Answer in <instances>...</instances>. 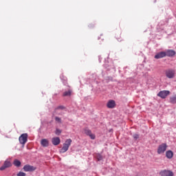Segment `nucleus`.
Here are the masks:
<instances>
[{"label":"nucleus","mask_w":176,"mask_h":176,"mask_svg":"<svg viewBox=\"0 0 176 176\" xmlns=\"http://www.w3.org/2000/svg\"><path fill=\"white\" fill-rule=\"evenodd\" d=\"M19 141L21 145H25L27 141H28V133H23L19 138Z\"/></svg>","instance_id":"3"},{"label":"nucleus","mask_w":176,"mask_h":176,"mask_svg":"<svg viewBox=\"0 0 176 176\" xmlns=\"http://www.w3.org/2000/svg\"><path fill=\"white\" fill-rule=\"evenodd\" d=\"M9 167H12V162L9 160H6L3 166L0 168V170L3 171V170H6V168H9Z\"/></svg>","instance_id":"7"},{"label":"nucleus","mask_w":176,"mask_h":176,"mask_svg":"<svg viewBox=\"0 0 176 176\" xmlns=\"http://www.w3.org/2000/svg\"><path fill=\"white\" fill-rule=\"evenodd\" d=\"M157 96L161 98H166L167 96H170V91H167V90L161 91L157 94Z\"/></svg>","instance_id":"8"},{"label":"nucleus","mask_w":176,"mask_h":176,"mask_svg":"<svg viewBox=\"0 0 176 176\" xmlns=\"http://www.w3.org/2000/svg\"><path fill=\"white\" fill-rule=\"evenodd\" d=\"M55 121L57 122V123H61V118L59 117H55Z\"/></svg>","instance_id":"23"},{"label":"nucleus","mask_w":176,"mask_h":176,"mask_svg":"<svg viewBox=\"0 0 176 176\" xmlns=\"http://www.w3.org/2000/svg\"><path fill=\"white\" fill-rule=\"evenodd\" d=\"M41 144L42 146H44V147L49 146V140H47V139H43L41 141Z\"/></svg>","instance_id":"14"},{"label":"nucleus","mask_w":176,"mask_h":176,"mask_svg":"<svg viewBox=\"0 0 176 176\" xmlns=\"http://www.w3.org/2000/svg\"><path fill=\"white\" fill-rule=\"evenodd\" d=\"M161 176H174V173L170 170H163L160 172Z\"/></svg>","instance_id":"6"},{"label":"nucleus","mask_w":176,"mask_h":176,"mask_svg":"<svg viewBox=\"0 0 176 176\" xmlns=\"http://www.w3.org/2000/svg\"><path fill=\"white\" fill-rule=\"evenodd\" d=\"M55 134H56V135H60L61 134V130L56 129Z\"/></svg>","instance_id":"20"},{"label":"nucleus","mask_w":176,"mask_h":176,"mask_svg":"<svg viewBox=\"0 0 176 176\" xmlns=\"http://www.w3.org/2000/svg\"><path fill=\"white\" fill-rule=\"evenodd\" d=\"M23 171H25L26 173L32 172V171H35V170H36V167H35L34 166H31L30 164H26L23 166Z\"/></svg>","instance_id":"5"},{"label":"nucleus","mask_w":176,"mask_h":176,"mask_svg":"<svg viewBox=\"0 0 176 176\" xmlns=\"http://www.w3.org/2000/svg\"><path fill=\"white\" fill-rule=\"evenodd\" d=\"M26 174L24 172H19L17 173L16 176H25Z\"/></svg>","instance_id":"22"},{"label":"nucleus","mask_w":176,"mask_h":176,"mask_svg":"<svg viewBox=\"0 0 176 176\" xmlns=\"http://www.w3.org/2000/svg\"><path fill=\"white\" fill-rule=\"evenodd\" d=\"M84 133L85 134H86V135H88L91 138V140H96V135L93 134L90 129H84Z\"/></svg>","instance_id":"9"},{"label":"nucleus","mask_w":176,"mask_h":176,"mask_svg":"<svg viewBox=\"0 0 176 176\" xmlns=\"http://www.w3.org/2000/svg\"><path fill=\"white\" fill-rule=\"evenodd\" d=\"M97 159L100 162V160H101L102 159V156H101V155H97Z\"/></svg>","instance_id":"25"},{"label":"nucleus","mask_w":176,"mask_h":176,"mask_svg":"<svg viewBox=\"0 0 176 176\" xmlns=\"http://www.w3.org/2000/svg\"><path fill=\"white\" fill-rule=\"evenodd\" d=\"M65 107L63 106H58V107H56L55 109V112H57V111H58V109H64Z\"/></svg>","instance_id":"21"},{"label":"nucleus","mask_w":176,"mask_h":176,"mask_svg":"<svg viewBox=\"0 0 176 176\" xmlns=\"http://www.w3.org/2000/svg\"><path fill=\"white\" fill-rule=\"evenodd\" d=\"M116 103L115 102V100H109L107 104V108H109V109L113 108L114 107H116Z\"/></svg>","instance_id":"13"},{"label":"nucleus","mask_w":176,"mask_h":176,"mask_svg":"<svg viewBox=\"0 0 176 176\" xmlns=\"http://www.w3.org/2000/svg\"><path fill=\"white\" fill-rule=\"evenodd\" d=\"M167 146H168L167 144H166V143H162V144H160L157 148L158 155H162V154L164 153V152H166V151H167Z\"/></svg>","instance_id":"4"},{"label":"nucleus","mask_w":176,"mask_h":176,"mask_svg":"<svg viewBox=\"0 0 176 176\" xmlns=\"http://www.w3.org/2000/svg\"><path fill=\"white\" fill-rule=\"evenodd\" d=\"M165 75L168 79H173L175 76V70L173 69H168L165 71Z\"/></svg>","instance_id":"2"},{"label":"nucleus","mask_w":176,"mask_h":176,"mask_svg":"<svg viewBox=\"0 0 176 176\" xmlns=\"http://www.w3.org/2000/svg\"><path fill=\"white\" fill-rule=\"evenodd\" d=\"M71 144H72V140L67 139L65 140V142L63 144V146L59 151L60 153H65L68 149H69V146H71Z\"/></svg>","instance_id":"1"},{"label":"nucleus","mask_w":176,"mask_h":176,"mask_svg":"<svg viewBox=\"0 0 176 176\" xmlns=\"http://www.w3.org/2000/svg\"><path fill=\"white\" fill-rule=\"evenodd\" d=\"M60 142H61V140H60V138L58 137L53 138L52 139V143L53 145H60Z\"/></svg>","instance_id":"11"},{"label":"nucleus","mask_w":176,"mask_h":176,"mask_svg":"<svg viewBox=\"0 0 176 176\" xmlns=\"http://www.w3.org/2000/svg\"><path fill=\"white\" fill-rule=\"evenodd\" d=\"M170 103L176 104V95H174L170 98Z\"/></svg>","instance_id":"17"},{"label":"nucleus","mask_w":176,"mask_h":176,"mask_svg":"<svg viewBox=\"0 0 176 176\" xmlns=\"http://www.w3.org/2000/svg\"><path fill=\"white\" fill-rule=\"evenodd\" d=\"M166 156L168 159H173V157L174 156V153L171 151H168L166 153Z\"/></svg>","instance_id":"15"},{"label":"nucleus","mask_w":176,"mask_h":176,"mask_svg":"<svg viewBox=\"0 0 176 176\" xmlns=\"http://www.w3.org/2000/svg\"><path fill=\"white\" fill-rule=\"evenodd\" d=\"M164 57H166L165 52H161L155 56V58H156L157 60H159V58H163Z\"/></svg>","instance_id":"12"},{"label":"nucleus","mask_w":176,"mask_h":176,"mask_svg":"<svg viewBox=\"0 0 176 176\" xmlns=\"http://www.w3.org/2000/svg\"><path fill=\"white\" fill-rule=\"evenodd\" d=\"M175 51L173 50H167L165 52V54L167 57H174V56H175Z\"/></svg>","instance_id":"10"},{"label":"nucleus","mask_w":176,"mask_h":176,"mask_svg":"<svg viewBox=\"0 0 176 176\" xmlns=\"http://www.w3.org/2000/svg\"><path fill=\"white\" fill-rule=\"evenodd\" d=\"M134 140H138V138H140V135L137 134V133H135L133 135Z\"/></svg>","instance_id":"24"},{"label":"nucleus","mask_w":176,"mask_h":176,"mask_svg":"<svg viewBox=\"0 0 176 176\" xmlns=\"http://www.w3.org/2000/svg\"><path fill=\"white\" fill-rule=\"evenodd\" d=\"M72 93V91H71V90H69L67 91H65L63 93V97H68V96H71Z\"/></svg>","instance_id":"18"},{"label":"nucleus","mask_w":176,"mask_h":176,"mask_svg":"<svg viewBox=\"0 0 176 176\" xmlns=\"http://www.w3.org/2000/svg\"><path fill=\"white\" fill-rule=\"evenodd\" d=\"M13 164H14V166H15V167H20V166H21V162H20V160L16 159L14 160Z\"/></svg>","instance_id":"16"},{"label":"nucleus","mask_w":176,"mask_h":176,"mask_svg":"<svg viewBox=\"0 0 176 176\" xmlns=\"http://www.w3.org/2000/svg\"><path fill=\"white\" fill-rule=\"evenodd\" d=\"M116 38L118 42H122V36L120 34H116Z\"/></svg>","instance_id":"19"}]
</instances>
